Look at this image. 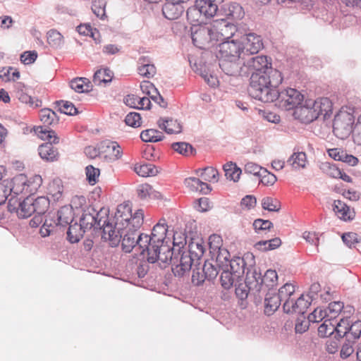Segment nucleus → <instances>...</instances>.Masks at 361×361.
I'll return each mask as SVG.
<instances>
[{
	"label": "nucleus",
	"instance_id": "nucleus-1",
	"mask_svg": "<svg viewBox=\"0 0 361 361\" xmlns=\"http://www.w3.org/2000/svg\"><path fill=\"white\" fill-rule=\"evenodd\" d=\"M280 71L268 68L265 72H254L250 77V94L263 102H272L278 99V86L282 82Z\"/></svg>",
	"mask_w": 361,
	"mask_h": 361
},
{
	"label": "nucleus",
	"instance_id": "nucleus-2",
	"mask_svg": "<svg viewBox=\"0 0 361 361\" xmlns=\"http://www.w3.org/2000/svg\"><path fill=\"white\" fill-rule=\"evenodd\" d=\"M236 30L235 27L224 18L214 20L209 26L200 27L192 35L194 44L202 47L210 41H226L231 37Z\"/></svg>",
	"mask_w": 361,
	"mask_h": 361
},
{
	"label": "nucleus",
	"instance_id": "nucleus-3",
	"mask_svg": "<svg viewBox=\"0 0 361 361\" xmlns=\"http://www.w3.org/2000/svg\"><path fill=\"white\" fill-rule=\"evenodd\" d=\"M144 221V211L137 209L132 214V207L128 202H125L117 206L114 217L112 230L122 231L126 228L137 230Z\"/></svg>",
	"mask_w": 361,
	"mask_h": 361
},
{
	"label": "nucleus",
	"instance_id": "nucleus-4",
	"mask_svg": "<svg viewBox=\"0 0 361 361\" xmlns=\"http://www.w3.org/2000/svg\"><path fill=\"white\" fill-rule=\"evenodd\" d=\"M34 131L39 139L46 141L38 147L39 157L48 162L58 161L60 154L58 148L53 145L54 144H58L60 141V138L56 132L43 126L35 128Z\"/></svg>",
	"mask_w": 361,
	"mask_h": 361
},
{
	"label": "nucleus",
	"instance_id": "nucleus-5",
	"mask_svg": "<svg viewBox=\"0 0 361 361\" xmlns=\"http://www.w3.org/2000/svg\"><path fill=\"white\" fill-rule=\"evenodd\" d=\"M137 230L126 228L122 231L112 230V224L104 228V235H108L111 240H120L122 239L123 250L126 252H130L134 247H136L137 234Z\"/></svg>",
	"mask_w": 361,
	"mask_h": 361
},
{
	"label": "nucleus",
	"instance_id": "nucleus-6",
	"mask_svg": "<svg viewBox=\"0 0 361 361\" xmlns=\"http://www.w3.org/2000/svg\"><path fill=\"white\" fill-rule=\"evenodd\" d=\"M136 248L140 252L143 257H146L149 263L157 261V250L159 247H153V243L150 235L142 233L137 236Z\"/></svg>",
	"mask_w": 361,
	"mask_h": 361
},
{
	"label": "nucleus",
	"instance_id": "nucleus-7",
	"mask_svg": "<svg viewBox=\"0 0 361 361\" xmlns=\"http://www.w3.org/2000/svg\"><path fill=\"white\" fill-rule=\"evenodd\" d=\"M280 98L279 105L286 110L295 109L304 99V96L298 90L293 88H288L281 93L279 92Z\"/></svg>",
	"mask_w": 361,
	"mask_h": 361
},
{
	"label": "nucleus",
	"instance_id": "nucleus-8",
	"mask_svg": "<svg viewBox=\"0 0 361 361\" xmlns=\"http://www.w3.org/2000/svg\"><path fill=\"white\" fill-rule=\"evenodd\" d=\"M107 212L108 211L106 209H101L100 211L97 212L96 216L91 214H84L80 218V225L85 228H90L97 225L102 228L103 232L104 233L105 227L111 226V224L108 221Z\"/></svg>",
	"mask_w": 361,
	"mask_h": 361
},
{
	"label": "nucleus",
	"instance_id": "nucleus-9",
	"mask_svg": "<svg viewBox=\"0 0 361 361\" xmlns=\"http://www.w3.org/2000/svg\"><path fill=\"white\" fill-rule=\"evenodd\" d=\"M353 119L350 114H339L335 116L333 123V131L341 139L346 137L351 132Z\"/></svg>",
	"mask_w": 361,
	"mask_h": 361
},
{
	"label": "nucleus",
	"instance_id": "nucleus-10",
	"mask_svg": "<svg viewBox=\"0 0 361 361\" xmlns=\"http://www.w3.org/2000/svg\"><path fill=\"white\" fill-rule=\"evenodd\" d=\"M219 16L221 18L238 21L243 19L245 16V11L241 5L235 1H231L224 4L220 10Z\"/></svg>",
	"mask_w": 361,
	"mask_h": 361
},
{
	"label": "nucleus",
	"instance_id": "nucleus-11",
	"mask_svg": "<svg viewBox=\"0 0 361 361\" xmlns=\"http://www.w3.org/2000/svg\"><path fill=\"white\" fill-rule=\"evenodd\" d=\"M312 106V100H306L303 105L298 106L293 110L295 119L301 123H310L317 119V113Z\"/></svg>",
	"mask_w": 361,
	"mask_h": 361
},
{
	"label": "nucleus",
	"instance_id": "nucleus-12",
	"mask_svg": "<svg viewBox=\"0 0 361 361\" xmlns=\"http://www.w3.org/2000/svg\"><path fill=\"white\" fill-rule=\"evenodd\" d=\"M243 52L241 44L236 40H226L219 45L217 57L240 58Z\"/></svg>",
	"mask_w": 361,
	"mask_h": 361
},
{
	"label": "nucleus",
	"instance_id": "nucleus-13",
	"mask_svg": "<svg viewBox=\"0 0 361 361\" xmlns=\"http://www.w3.org/2000/svg\"><path fill=\"white\" fill-rule=\"evenodd\" d=\"M240 42L243 52L245 51L249 54H257L263 48V42L261 37L255 33L246 35Z\"/></svg>",
	"mask_w": 361,
	"mask_h": 361
},
{
	"label": "nucleus",
	"instance_id": "nucleus-14",
	"mask_svg": "<svg viewBox=\"0 0 361 361\" xmlns=\"http://www.w3.org/2000/svg\"><path fill=\"white\" fill-rule=\"evenodd\" d=\"M221 69L228 75L235 76L240 74L243 63L240 58L218 57Z\"/></svg>",
	"mask_w": 361,
	"mask_h": 361
},
{
	"label": "nucleus",
	"instance_id": "nucleus-15",
	"mask_svg": "<svg viewBox=\"0 0 361 361\" xmlns=\"http://www.w3.org/2000/svg\"><path fill=\"white\" fill-rule=\"evenodd\" d=\"M295 286L291 283H286L276 293L281 302H283V310L289 312L293 308V300L295 295Z\"/></svg>",
	"mask_w": 361,
	"mask_h": 361
},
{
	"label": "nucleus",
	"instance_id": "nucleus-16",
	"mask_svg": "<svg viewBox=\"0 0 361 361\" xmlns=\"http://www.w3.org/2000/svg\"><path fill=\"white\" fill-rule=\"evenodd\" d=\"M327 153L333 159L344 162L351 166H356L359 162L356 157L348 154L347 152L342 148L328 149Z\"/></svg>",
	"mask_w": 361,
	"mask_h": 361
},
{
	"label": "nucleus",
	"instance_id": "nucleus-17",
	"mask_svg": "<svg viewBox=\"0 0 361 361\" xmlns=\"http://www.w3.org/2000/svg\"><path fill=\"white\" fill-rule=\"evenodd\" d=\"M16 97L23 103L29 104L32 107H38L41 102L35 99L29 94V89L23 84L18 82L15 85Z\"/></svg>",
	"mask_w": 361,
	"mask_h": 361
},
{
	"label": "nucleus",
	"instance_id": "nucleus-18",
	"mask_svg": "<svg viewBox=\"0 0 361 361\" xmlns=\"http://www.w3.org/2000/svg\"><path fill=\"white\" fill-rule=\"evenodd\" d=\"M195 261L188 252H183L180 255L179 262L173 264L172 271L176 276H181L191 269L193 262Z\"/></svg>",
	"mask_w": 361,
	"mask_h": 361
},
{
	"label": "nucleus",
	"instance_id": "nucleus-19",
	"mask_svg": "<svg viewBox=\"0 0 361 361\" xmlns=\"http://www.w3.org/2000/svg\"><path fill=\"white\" fill-rule=\"evenodd\" d=\"M183 11L184 7L181 2H166L162 7L163 15L171 20L178 19Z\"/></svg>",
	"mask_w": 361,
	"mask_h": 361
},
{
	"label": "nucleus",
	"instance_id": "nucleus-20",
	"mask_svg": "<svg viewBox=\"0 0 361 361\" xmlns=\"http://www.w3.org/2000/svg\"><path fill=\"white\" fill-rule=\"evenodd\" d=\"M63 185L59 178L51 181L47 188V195L50 201L59 202L63 199Z\"/></svg>",
	"mask_w": 361,
	"mask_h": 361
},
{
	"label": "nucleus",
	"instance_id": "nucleus-21",
	"mask_svg": "<svg viewBox=\"0 0 361 361\" xmlns=\"http://www.w3.org/2000/svg\"><path fill=\"white\" fill-rule=\"evenodd\" d=\"M312 106H313L314 110L317 113V118L319 115L326 117L331 114L333 109V104L327 97L319 98L315 101L312 100Z\"/></svg>",
	"mask_w": 361,
	"mask_h": 361
},
{
	"label": "nucleus",
	"instance_id": "nucleus-22",
	"mask_svg": "<svg viewBox=\"0 0 361 361\" xmlns=\"http://www.w3.org/2000/svg\"><path fill=\"white\" fill-rule=\"evenodd\" d=\"M334 211L339 219L345 221L353 220L355 217L354 210L341 200L334 201Z\"/></svg>",
	"mask_w": 361,
	"mask_h": 361
},
{
	"label": "nucleus",
	"instance_id": "nucleus-23",
	"mask_svg": "<svg viewBox=\"0 0 361 361\" xmlns=\"http://www.w3.org/2000/svg\"><path fill=\"white\" fill-rule=\"evenodd\" d=\"M102 152L106 157L110 160L115 161L120 159L122 156V149L121 146L116 142L106 141L102 143Z\"/></svg>",
	"mask_w": 361,
	"mask_h": 361
},
{
	"label": "nucleus",
	"instance_id": "nucleus-24",
	"mask_svg": "<svg viewBox=\"0 0 361 361\" xmlns=\"http://www.w3.org/2000/svg\"><path fill=\"white\" fill-rule=\"evenodd\" d=\"M167 226L164 224L158 223L152 229V234L150 235L153 247H161L162 243L166 238L167 232Z\"/></svg>",
	"mask_w": 361,
	"mask_h": 361
},
{
	"label": "nucleus",
	"instance_id": "nucleus-25",
	"mask_svg": "<svg viewBox=\"0 0 361 361\" xmlns=\"http://www.w3.org/2000/svg\"><path fill=\"white\" fill-rule=\"evenodd\" d=\"M138 73L145 78H152L157 73V68L147 56H142L138 61Z\"/></svg>",
	"mask_w": 361,
	"mask_h": 361
},
{
	"label": "nucleus",
	"instance_id": "nucleus-26",
	"mask_svg": "<svg viewBox=\"0 0 361 361\" xmlns=\"http://www.w3.org/2000/svg\"><path fill=\"white\" fill-rule=\"evenodd\" d=\"M27 176L24 174H19L16 176L11 180V185H10L11 193L13 192L15 195H26V182Z\"/></svg>",
	"mask_w": 361,
	"mask_h": 361
},
{
	"label": "nucleus",
	"instance_id": "nucleus-27",
	"mask_svg": "<svg viewBox=\"0 0 361 361\" xmlns=\"http://www.w3.org/2000/svg\"><path fill=\"white\" fill-rule=\"evenodd\" d=\"M197 6L205 18L214 17L218 11V6L214 1L207 0H196Z\"/></svg>",
	"mask_w": 361,
	"mask_h": 361
},
{
	"label": "nucleus",
	"instance_id": "nucleus-28",
	"mask_svg": "<svg viewBox=\"0 0 361 361\" xmlns=\"http://www.w3.org/2000/svg\"><path fill=\"white\" fill-rule=\"evenodd\" d=\"M32 202L33 198L27 197L22 202L19 203V206L16 209V214L18 217L23 219L28 218L35 213Z\"/></svg>",
	"mask_w": 361,
	"mask_h": 361
},
{
	"label": "nucleus",
	"instance_id": "nucleus-29",
	"mask_svg": "<svg viewBox=\"0 0 361 361\" xmlns=\"http://www.w3.org/2000/svg\"><path fill=\"white\" fill-rule=\"evenodd\" d=\"M281 302L276 293L269 291L266 295L264 300L265 312L268 314H271L279 307Z\"/></svg>",
	"mask_w": 361,
	"mask_h": 361
},
{
	"label": "nucleus",
	"instance_id": "nucleus-30",
	"mask_svg": "<svg viewBox=\"0 0 361 361\" xmlns=\"http://www.w3.org/2000/svg\"><path fill=\"white\" fill-rule=\"evenodd\" d=\"M288 163L294 169H305L308 164L307 155L303 152H294L288 159Z\"/></svg>",
	"mask_w": 361,
	"mask_h": 361
},
{
	"label": "nucleus",
	"instance_id": "nucleus-31",
	"mask_svg": "<svg viewBox=\"0 0 361 361\" xmlns=\"http://www.w3.org/2000/svg\"><path fill=\"white\" fill-rule=\"evenodd\" d=\"M158 125L161 129L169 134L179 133L182 129L181 125L176 120L173 119L161 118L158 121Z\"/></svg>",
	"mask_w": 361,
	"mask_h": 361
},
{
	"label": "nucleus",
	"instance_id": "nucleus-32",
	"mask_svg": "<svg viewBox=\"0 0 361 361\" xmlns=\"http://www.w3.org/2000/svg\"><path fill=\"white\" fill-rule=\"evenodd\" d=\"M249 66L255 70V72H265L268 68H273L271 66V63L268 61L267 57L265 56L253 57Z\"/></svg>",
	"mask_w": 361,
	"mask_h": 361
},
{
	"label": "nucleus",
	"instance_id": "nucleus-33",
	"mask_svg": "<svg viewBox=\"0 0 361 361\" xmlns=\"http://www.w3.org/2000/svg\"><path fill=\"white\" fill-rule=\"evenodd\" d=\"M188 255H190L194 259H200L205 252V247L202 240H192L188 245Z\"/></svg>",
	"mask_w": 361,
	"mask_h": 361
},
{
	"label": "nucleus",
	"instance_id": "nucleus-34",
	"mask_svg": "<svg viewBox=\"0 0 361 361\" xmlns=\"http://www.w3.org/2000/svg\"><path fill=\"white\" fill-rule=\"evenodd\" d=\"M71 89L78 93L87 92L91 90V82L86 78H77L70 82Z\"/></svg>",
	"mask_w": 361,
	"mask_h": 361
},
{
	"label": "nucleus",
	"instance_id": "nucleus-35",
	"mask_svg": "<svg viewBox=\"0 0 361 361\" xmlns=\"http://www.w3.org/2000/svg\"><path fill=\"white\" fill-rule=\"evenodd\" d=\"M228 267L226 269L240 279L244 274L245 263L243 258L235 257L231 259Z\"/></svg>",
	"mask_w": 361,
	"mask_h": 361
},
{
	"label": "nucleus",
	"instance_id": "nucleus-36",
	"mask_svg": "<svg viewBox=\"0 0 361 361\" xmlns=\"http://www.w3.org/2000/svg\"><path fill=\"white\" fill-rule=\"evenodd\" d=\"M73 214L70 207L64 206L57 212V225L66 226L72 222Z\"/></svg>",
	"mask_w": 361,
	"mask_h": 361
},
{
	"label": "nucleus",
	"instance_id": "nucleus-37",
	"mask_svg": "<svg viewBox=\"0 0 361 361\" xmlns=\"http://www.w3.org/2000/svg\"><path fill=\"white\" fill-rule=\"evenodd\" d=\"M135 172L140 176H154L158 173L155 166L151 164H137L134 166Z\"/></svg>",
	"mask_w": 361,
	"mask_h": 361
},
{
	"label": "nucleus",
	"instance_id": "nucleus-38",
	"mask_svg": "<svg viewBox=\"0 0 361 361\" xmlns=\"http://www.w3.org/2000/svg\"><path fill=\"white\" fill-rule=\"evenodd\" d=\"M113 78V73L108 68L98 70L94 75L93 82L95 85H102L110 82Z\"/></svg>",
	"mask_w": 361,
	"mask_h": 361
},
{
	"label": "nucleus",
	"instance_id": "nucleus-39",
	"mask_svg": "<svg viewBox=\"0 0 361 361\" xmlns=\"http://www.w3.org/2000/svg\"><path fill=\"white\" fill-rule=\"evenodd\" d=\"M225 176L227 179L237 182L241 174V169L238 167L235 163L232 161L228 162L224 165Z\"/></svg>",
	"mask_w": 361,
	"mask_h": 361
},
{
	"label": "nucleus",
	"instance_id": "nucleus-40",
	"mask_svg": "<svg viewBox=\"0 0 361 361\" xmlns=\"http://www.w3.org/2000/svg\"><path fill=\"white\" fill-rule=\"evenodd\" d=\"M186 16L188 20L192 25H197L204 23V16L202 15L200 10L198 9L197 6V4L195 3L194 6L188 8L186 12Z\"/></svg>",
	"mask_w": 361,
	"mask_h": 361
},
{
	"label": "nucleus",
	"instance_id": "nucleus-41",
	"mask_svg": "<svg viewBox=\"0 0 361 361\" xmlns=\"http://www.w3.org/2000/svg\"><path fill=\"white\" fill-rule=\"evenodd\" d=\"M26 195L30 197V195L35 193L42 184V178L39 175H35L30 178L27 177L26 181Z\"/></svg>",
	"mask_w": 361,
	"mask_h": 361
},
{
	"label": "nucleus",
	"instance_id": "nucleus-42",
	"mask_svg": "<svg viewBox=\"0 0 361 361\" xmlns=\"http://www.w3.org/2000/svg\"><path fill=\"white\" fill-rule=\"evenodd\" d=\"M350 319V318L349 317H343L338 322L334 321V324H336L334 331L336 332V334L339 338H342L348 335L350 324L351 323V320Z\"/></svg>",
	"mask_w": 361,
	"mask_h": 361
},
{
	"label": "nucleus",
	"instance_id": "nucleus-43",
	"mask_svg": "<svg viewBox=\"0 0 361 361\" xmlns=\"http://www.w3.org/2000/svg\"><path fill=\"white\" fill-rule=\"evenodd\" d=\"M163 137L162 133L155 129H147L140 133L141 140L145 142H156L161 140Z\"/></svg>",
	"mask_w": 361,
	"mask_h": 361
},
{
	"label": "nucleus",
	"instance_id": "nucleus-44",
	"mask_svg": "<svg viewBox=\"0 0 361 361\" xmlns=\"http://www.w3.org/2000/svg\"><path fill=\"white\" fill-rule=\"evenodd\" d=\"M83 233L82 227L80 224H74L71 225L67 231L68 240L71 243H78L82 237Z\"/></svg>",
	"mask_w": 361,
	"mask_h": 361
},
{
	"label": "nucleus",
	"instance_id": "nucleus-45",
	"mask_svg": "<svg viewBox=\"0 0 361 361\" xmlns=\"http://www.w3.org/2000/svg\"><path fill=\"white\" fill-rule=\"evenodd\" d=\"M49 198L42 196L33 199L32 207H34L35 213L39 215L44 214L49 207Z\"/></svg>",
	"mask_w": 361,
	"mask_h": 361
},
{
	"label": "nucleus",
	"instance_id": "nucleus-46",
	"mask_svg": "<svg viewBox=\"0 0 361 361\" xmlns=\"http://www.w3.org/2000/svg\"><path fill=\"white\" fill-rule=\"evenodd\" d=\"M281 244V239L276 238L269 240L259 241L255 243V247L261 251H267L279 247Z\"/></svg>",
	"mask_w": 361,
	"mask_h": 361
},
{
	"label": "nucleus",
	"instance_id": "nucleus-47",
	"mask_svg": "<svg viewBox=\"0 0 361 361\" xmlns=\"http://www.w3.org/2000/svg\"><path fill=\"white\" fill-rule=\"evenodd\" d=\"M40 121L44 126H51L57 122V116L56 113L50 109H43L39 111Z\"/></svg>",
	"mask_w": 361,
	"mask_h": 361
},
{
	"label": "nucleus",
	"instance_id": "nucleus-48",
	"mask_svg": "<svg viewBox=\"0 0 361 361\" xmlns=\"http://www.w3.org/2000/svg\"><path fill=\"white\" fill-rule=\"evenodd\" d=\"M47 42L52 47H61L63 44V37L56 30H50L47 32Z\"/></svg>",
	"mask_w": 361,
	"mask_h": 361
},
{
	"label": "nucleus",
	"instance_id": "nucleus-49",
	"mask_svg": "<svg viewBox=\"0 0 361 361\" xmlns=\"http://www.w3.org/2000/svg\"><path fill=\"white\" fill-rule=\"evenodd\" d=\"M310 302L305 300L303 295H301L296 300H293V308L287 313L298 312L299 314L304 313L305 310L308 307Z\"/></svg>",
	"mask_w": 361,
	"mask_h": 361
},
{
	"label": "nucleus",
	"instance_id": "nucleus-50",
	"mask_svg": "<svg viewBox=\"0 0 361 361\" xmlns=\"http://www.w3.org/2000/svg\"><path fill=\"white\" fill-rule=\"evenodd\" d=\"M216 252L217 253L216 257V266L221 269H225L228 267V266L231 261L229 252L225 248Z\"/></svg>",
	"mask_w": 361,
	"mask_h": 361
},
{
	"label": "nucleus",
	"instance_id": "nucleus-51",
	"mask_svg": "<svg viewBox=\"0 0 361 361\" xmlns=\"http://www.w3.org/2000/svg\"><path fill=\"white\" fill-rule=\"evenodd\" d=\"M343 309V303L341 302H333L329 304L327 307V318L331 321H334L335 319L341 313Z\"/></svg>",
	"mask_w": 361,
	"mask_h": 361
},
{
	"label": "nucleus",
	"instance_id": "nucleus-52",
	"mask_svg": "<svg viewBox=\"0 0 361 361\" xmlns=\"http://www.w3.org/2000/svg\"><path fill=\"white\" fill-rule=\"evenodd\" d=\"M222 273L221 274V286L225 289H230L235 281L239 279L238 277L235 276L228 269H222Z\"/></svg>",
	"mask_w": 361,
	"mask_h": 361
},
{
	"label": "nucleus",
	"instance_id": "nucleus-53",
	"mask_svg": "<svg viewBox=\"0 0 361 361\" xmlns=\"http://www.w3.org/2000/svg\"><path fill=\"white\" fill-rule=\"evenodd\" d=\"M334 322L329 319H326L318 328V334L321 337H327L331 336L335 331Z\"/></svg>",
	"mask_w": 361,
	"mask_h": 361
},
{
	"label": "nucleus",
	"instance_id": "nucleus-54",
	"mask_svg": "<svg viewBox=\"0 0 361 361\" xmlns=\"http://www.w3.org/2000/svg\"><path fill=\"white\" fill-rule=\"evenodd\" d=\"M137 195L140 199H146L147 197H157V192L152 185L144 183L138 186L137 189Z\"/></svg>",
	"mask_w": 361,
	"mask_h": 361
},
{
	"label": "nucleus",
	"instance_id": "nucleus-55",
	"mask_svg": "<svg viewBox=\"0 0 361 361\" xmlns=\"http://www.w3.org/2000/svg\"><path fill=\"white\" fill-rule=\"evenodd\" d=\"M200 176L205 181L215 183L218 181L219 172L213 167H207L201 170Z\"/></svg>",
	"mask_w": 361,
	"mask_h": 361
},
{
	"label": "nucleus",
	"instance_id": "nucleus-56",
	"mask_svg": "<svg viewBox=\"0 0 361 361\" xmlns=\"http://www.w3.org/2000/svg\"><path fill=\"white\" fill-rule=\"evenodd\" d=\"M262 206L264 209L269 212H277L280 209V202L278 200L271 197H264L262 200Z\"/></svg>",
	"mask_w": 361,
	"mask_h": 361
},
{
	"label": "nucleus",
	"instance_id": "nucleus-57",
	"mask_svg": "<svg viewBox=\"0 0 361 361\" xmlns=\"http://www.w3.org/2000/svg\"><path fill=\"white\" fill-rule=\"evenodd\" d=\"M326 319H327L326 310L322 309V307L316 308L308 316V321L310 322H319Z\"/></svg>",
	"mask_w": 361,
	"mask_h": 361
},
{
	"label": "nucleus",
	"instance_id": "nucleus-58",
	"mask_svg": "<svg viewBox=\"0 0 361 361\" xmlns=\"http://www.w3.org/2000/svg\"><path fill=\"white\" fill-rule=\"evenodd\" d=\"M85 171L88 183L92 185L96 184L98 181L99 176L100 174L99 169L97 168H94L92 165H89L86 166Z\"/></svg>",
	"mask_w": 361,
	"mask_h": 361
},
{
	"label": "nucleus",
	"instance_id": "nucleus-59",
	"mask_svg": "<svg viewBox=\"0 0 361 361\" xmlns=\"http://www.w3.org/2000/svg\"><path fill=\"white\" fill-rule=\"evenodd\" d=\"M209 245L211 252L215 253L216 252L223 250V240L222 238L217 234H213L209 236Z\"/></svg>",
	"mask_w": 361,
	"mask_h": 361
},
{
	"label": "nucleus",
	"instance_id": "nucleus-60",
	"mask_svg": "<svg viewBox=\"0 0 361 361\" xmlns=\"http://www.w3.org/2000/svg\"><path fill=\"white\" fill-rule=\"evenodd\" d=\"M106 2L104 0H94L92 2V10L97 17L103 19L106 16Z\"/></svg>",
	"mask_w": 361,
	"mask_h": 361
},
{
	"label": "nucleus",
	"instance_id": "nucleus-61",
	"mask_svg": "<svg viewBox=\"0 0 361 361\" xmlns=\"http://www.w3.org/2000/svg\"><path fill=\"white\" fill-rule=\"evenodd\" d=\"M171 147L174 151L182 155L188 156L192 153V146L186 142H175Z\"/></svg>",
	"mask_w": 361,
	"mask_h": 361
},
{
	"label": "nucleus",
	"instance_id": "nucleus-62",
	"mask_svg": "<svg viewBox=\"0 0 361 361\" xmlns=\"http://www.w3.org/2000/svg\"><path fill=\"white\" fill-rule=\"evenodd\" d=\"M184 184L192 191H198L200 186L205 185L208 189V184L202 182L200 179L195 177L187 178L184 180Z\"/></svg>",
	"mask_w": 361,
	"mask_h": 361
},
{
	"label": "nucleus",
	"instance_id": "nucleus-63",
	"mask_svg": "<svg viewBox=\"0 0 361 361\" xmlns=\"http://www.w3.org/2000/svg\"><path fill=\"white\" fill-rule=\"evenodd\" d=\"M172 255L173 253L169 247H163L161 245V247H159L157 250V260H159L164 263L171 262L173 260L172 259Z\"/></svg>",
	"mask_w": 361,
	"mask_h": 361
},
{
	"label": "nucleus",
	"instance_id": "nucleus-64",
	"mask_svg": "<svg viewBox=\"0 0 361 361\" xmlns=\"http://www.w3.org/2000/svg\"><path fill=\"white\" fill-rule=\"evenodd\" d=\"M125 122L129 126L137 128L142 123L141 116L138 113L130 112L126 116Z\"/></svg>",
	"mask_w": 361,
	"mask_h": 361
}]
</instances>
